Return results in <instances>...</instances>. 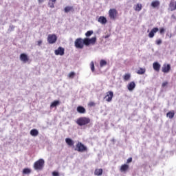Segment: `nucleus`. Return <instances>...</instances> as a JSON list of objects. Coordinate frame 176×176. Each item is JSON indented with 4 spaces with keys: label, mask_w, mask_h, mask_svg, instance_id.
Returning a JSON list of instances; mask_svg holds the SVG:
<instances>
[{
    "label": "nucleus",
    "mask_w": 176,
    "mask_h": 176,
    "mask_svg": "<svg viewBox=\"0 0 176 176\" xmlns=\"http://www.w3.org/2000/svg\"><path fill=\"white\" fill-rule=\"evenodd\" d=\"M109 17H110L111 20H116V17H118V11L116 9L113 8L109 10Z\"/></svg>",
    "instance_id": "6"
},
{
    "label": "nucleus",
    "mask_w": 176,
    "mask_h": 176,
    "mask_svg": "<svg viewBox=\"0 0 176 176\" xmlns=\"http://www.w3.org/2000/svg\"><path fill=\"white\" fill-rule=\"evenodd\" d=\"M20 60L21 61H23V63H27L30 59L28 58V56L25 54H21L20 55Z\"/></svg>",
    "instance_id": "15"
},
{
    "label": "nucleus",
    "mask_w": 176,
    "mask_h": 176,
    "mask_svg": "<svg viewBox=\"0 0 176 176\" xmlns=\"http://www.w3.org/2000/svg\"><path fill=\"white\" fill-rule=\"evenodd\" d=\"M95 175H102V169L100 168V169H96L95 172H94Z\"/></svg>",
    "instance_id": "27"
},
{
    "label": "nucleus",
    "mask_w": 176,
    "mask_h": 176,
    "mask_svg": "<svg viewBox=\"0 0 176 176\" xmlns=\"http://www.w3.org/2000/svg\"><path fill=\"white\" fill-rule=\"evenodd\" d=\"M145 72H146V69L142 68V67H140V68L136 72V73L138 74V75H144V74H145Z\"/></svg>",
    "instance_id": "20"
},
{
    "label": "nucleus",
    "mask_w": 176,
    "mask_h": 176,
    "mask_svg": "<svg viewBox=\"0 0 176 176\" xmlns=\"http://www.w3.org/2000/svg\"><path fill=\"white\" fill-rule=\"evenodd\" d=\"M166 31V30L164 28H161L160 29V34H161V35H163V34H164V32Z\"/></svg>",
    "instance_id": "33"
},
{
    "label": "nucleus",
    "mask_w": 176,
    "mask_h": 176,
    "mask_svg": "<svg viewBox=\"0 0 176 176\" xmlns=\"http://www.w3.org/2000/svg\"><path fill=\"white\" fill-rule=\"evenodd\" d=\"M74 46L76 49H83L85 47V38H78L74 42Z\"/></svg>",
    "instance_id": "3"
},
{
    "label": "nucleus",
    "mask_w": 176,
    "mask_h": 176,
    "mask_svg": "<svg viewBox=\"0 0 176 176\" xmlns=\"http://www.w3.org/2000/svg\"><path fill=\"white\" fill-rule=\"evenodd\" d=\"M74 7L73 6H66L64 8L65 13H68L69 12H74Z\"/></svg>",
    "instance_id": "21"
},
{
    "label": "nucleus",
    "mask_w": 176,
    "mask_h": 176,
    "mask_svg": "<svg viewBox=\"0 0 176 176\" xmlns=\"http://www.w3.org/2000/svg\"><path fill=\"white\" fill-rule=\"evenodd\" d=\"M130 166L127 164H124L120 166V171L121 173H127Z\"/></svg>",
    "instance_id": "11"
},
{
    "label": "nucleus",
    "mask_w": 176,
    "mask_h": 176,
    "mask_svg": "<svg viewBox=\"0 0 176 176\" xmlns=\"http://www.w3.org/2000/svg\"><path fill=\"white\" fill-rule=\"evenodd\" d=\"M107 60L102 59L100 60V67L102 68L104 67H105V65H107Z\"/></svg>",
    "instance_id": "26"
},
{
    "label": "nucleus",
    "mask_w": 176,
    "mask_h": 176,
    "mask_svg": "<svg viewBox=\"0 0 176 176\" xmlns=\"http://www.w3.org/2000/svg\"><path fill=\"white\" fill-rule=\"evenodd\" d=\"M91 35H93V30L87 31L85 33V36H87V38H89V36H91Z\"/></svg>",
    "instance_id": "31"
},
{
    "label": "nucleus",
    "mask_w": 176,
    "mask_h": 176,
    "mask_svg": "<svg viewBox=\"0 0 176 176\" xmlns=\"http://www.w3.org/2000/svg\"><path fill=\"white\" fill-rule=\"evenodd\" d=\"M77 112L78 113L84 114L86 113V109L83 107L82 106H78L77 107Z\"/></svg>",
    "instance_id": "17"
},
{
    "label": "nucleus",
    "mask_w": 176,
    "mask_h": 176,
    "mask_svg": "<svg viewBox=\"0 0 176 176\" xmlns=\"http://www.w3.org/2000/svg\"><path fill=\"white\" fill-rule=\"evenodd\" d=\"M47 39L48 43L53 45V43H56V42H57V35L49 34Z\"/></svg>",
    "instance_id": "7"
},
{
    "label": "nucleus",
    "mask_w": 176,
    "mask_h": 176,
    "mask_svg": "<svg viewBox=\"0 0 176 176\" xmlns=\"http://www.w3.org/2000/svg\"><path fill=\"white\" fill-rule=\"evenodd\" d=\"M75 151L78 152H87V147L82 144V142H78L76 145Z\"/></svg>",
    "instance_id": "5"
},
{
    "label": "nucleus",
    "mask_w": 176,
    "mask_h": 176,
    "mask_svg": "<svg viewBox=\"0 0 176 176\" xmlns=\"http://www.w3.org/2000/svg\"><path fill=\"white\" fill-rule=\"evenodd\" d=\"M23 174H31V169L28 168H25L23 170Z\"/></svg>",
    "instance_id": "30"
},
{
    "label": "nucleus",
    "mask_w": 176,
    "mask_h": 176,
    "mask_svg": "<svg viewBox=\"0 0 176 176\" xmlns=\"http://www.w3.org/2000/svg\"><path fill=\"white\" fill-rule=\"evenodd\" d=\"M172 19H174L175 20H176L175 15L173 14V15H172Z\"/></svg>",
    "instance_id": "42"
},
{
    "label": "nucleus",
    "mask_w": 176,
    "mask_h": 176,
    "mask_svg": "<svg viewBox=\"0 0 176 176\" xmlns=\"http://www.w3.org/2000/svg\"><path fill=\"white\" fill-rule=\"evenodd\" d=\"M113 98V91H109L106 93L105 96L104 97V100L107 101V102H111L112 101V99Z\"/></svg>",
    "instance_id": "8"
},
{
    "label": "nucleus",
    "mask_w": 176,
    "mask_h": 176,
    "mask_svg": "<svg viewBox=\"0 0 176 176\" xmlns=\"http://www.w3.org/2000/svg\"><path fill=\"white\" fill-rule=\"evenodd\" d=\"M127 89L129 91H133L135 89V82L134 81L129 82L127 85Z\"/></svg>",
    "instance_id": "12"
},
{
    "label": "nucleus",
    "mask_w": 176,
    "mask_h": 176,
    "mask_svg": "<svg viewBox=\"0 0 176 176\" xmlns=\"http://www.w3.org/2000/svg\"><path fill=\"white\" fill-rule=\"evenodd\" d=\"M105 38H109V36H106Z\"/></svg>",
    "instance_id": "43"
},
{
    "label": "nucleus",
    "mask_w": 176,
    "mask_h": 176,
    "mask_svg": "<svg viewBox=\"0 0 176 176\" xmlns=\"http://www.w3.org/2000/svg\"><path fill=\"white\" fill-rule=\"evenodd\" d=\"M57 0H49L48 5L51 9H53L54 8V5L56 4Z\"/></svg>",
    "instance_id": "22"
},
{
    "label": "nucleus",
    "mask_w": 176,
    "mask_h": 176,
    "mask_svg": "<svg viewBox=\"0 0 176 176\" xmlns=\"http://www.w3.org/2000/svg\"><path fill=\"white\" fill-rule=\"evenodd\" d=\"M90 67H91V71L92 72H94L96 71L95 67H94V62H93V61L91 62Z\"/></svg>",
    "instance_id": "32"
},
{
    "label": "nucleus",
    "mask_w": 176,
    "mask_h": 176,
    "mask_svg": "<svg viewBox=\"0 0 176 176\" xmlns=\"http://www.w3.org/2000/svg\"><path fill=\"white\" fill-rule=\"evenodd\" d=\"M98 23H100V24H103V25L107 24V18H105V16H100L98 19Z\"/></svg>",
    "instance_id": "16"
},
{
    "label": "nucleus",
    "mask_w": 176,
    "mask_h": 176,
    "mask_svg": "<svg viewBox=\"0 0 176 176\" xmlns=\"http://www.w3.org/2000/svg\"><path fill=\"white\" fill-rule=\"evenodd\" d=\"M160 5V2L159 1H154L151 3V6L153 8H157Z\"/></svg>",
    "instance_id": "28"
},
{
    "label": "nucleus",
    "mask_w": 176,
    "mask_h": 176,
    "mask_svg": "<svg viewBox=\"0 0 176 176\" xmlns=\"http://www.w3.org/2000/svg\"><path fill=\"white\" fill-rule=\"evenodd\" d=\"M88 107H96V103L94 102H89L88 103Z\"/></svg>",
    "instance_id": "34"
},
{
    "label": "nucleus",
    "mask_w": 176,
    "mask_h": 176,
    "mask_svg": "<svg viewBox=\"0 0 176 176\" xmlns=\"http://www.w3.org/2000/svg\"><path fill=\"white\" fill-rule=\"evenodd\" d=\"M57 105H60L59 100H54L51 104L50 108H54V107H57Z\"/></svg>",
    "instance_id": "25"
},
{
    "label": "nucleus",
    "mask_w": 176,
    "mask_h": 176,
    "mask_svg": "<svg viewBox=\"0 0 176 176\" xmlns=\"http://www.w3.org/2000/svg\"><path fill=\"white\" fill-rule=\"evenodd\" d=\"M65 142L69 146H74L75 144V142H74L71 138H66Z\"/></svg>",
    "instance_id": "18"
},
{
    "label": "nucleus",
    "mask_w": 176,
    "mask_h": 176,
    "mask_svg": "<svg viewBox=\"0 0 176 176\" xmlns=\"http://www.w3.org/2000/svg\"><path fill=\"white\" fill-rule=\"evenodd\" d=\"M131 162H133V158L132 157H129L127 160H126V163H131Z\"/></svg>",
    "instance_id": "39"
},
{
    "label": "nucleus",
    "mask_w": 176,
    "mask_h": 176,
    "mask_svg": "<svg viewBox=\"0 0 176 176\" xmlns=\"http://www.w3.org/2000/svg\"><path fill=\"white\" fill-rule=\"evenodd\" d=\"M65 50L62 47H59L57 50L54 51L56 56H64Z\"/></svg>",
    "instance_id": "10"
},
{
    "label": "nucleus",
    "mask_w": 176,
    "mask_h": 176,
    "mask_svg": "<svg viewBox=\"0 0 176 176\" xmlns=\"http://www.w3.org/2000/svg\"><path fill=\"white\" fill-rule=\"evenodd\" d=\"M175 115V111L174 110H172L166 113L167 118H169V119H173Z\"/></svg>",
    "instance_id": "19"
},
{
    "label": "nucleus",
    "mask_w": 176,
    "mask_h": 176,
    "mask_svg": "<svg viewBox=\"0 0 176 176\" xmlns=\"http://www.w3.org/2000/svg\"><path fill=\"white\" fill-rule=\"evenodd\" d=\"M43 167H45V160L43 159H39L34 164V170H43Z\"/></svg>",
    "instance_id": "1"
},
{
    "label": "nucleus",
    "mask_w": 176,
    "mask_h": 176,
    "mask_svg": "<svg viewBox=\"0 0 176 176\" xmlns=\"http://www.w3.org/2000/svg\"><path fill=\"white\" fill-rule=\"evenodd\" d=\"M171 70V66L170 65V64H164L162 67V72L164 74H168V72H170V71Z\"/></svg>",
    "instance_id": "9"
},
{
    "label": "nucleus",
    "mask_w": 176,
    "mask_h": 176,
    "mask_svg": "<svg viewBox=\"0 0 176 176\" xmlns=\"http://www.w3.org/2000/svg\"><path fill=\"white\" fill-rule=\"evenodd\" d=\"M42 40H40V41H37V45H38V46H41V45H42Z\"/></svg>",
    "instance_id": "40"
},
{
    "label": "nucleus",
    "mask_w": 176,
    "mask_h": 176,
    "mask_svg": "<svg viewBox=\"0 0 176 176\" xmlns=\"http://www.w3.org/2000/svg\"><path fill=\"white\" fill-rule=\"evenodd\" d=\"M157 31H159V28H153L149 32L148 37L153 38V36H155V34H156V32H157Z\"/></svg>",
    "instance_id": "13"
},
{
    "label": "nucleus",
    "mask_w": 176,
    "mask_h": 176,
    "mask_svg": "<svg viewBox=\"0 0 176 176\" xmlns=\"http://www.w3.org/2000/svg\"><path fill=\"white\" fill-rule=\"evenodd\" d=\"M90 122H91L90 118L87 117H80L78 119H77L76 123L78 126H86V124H89Z\"/></svg>",
    "instance_id": "2"
},
{
    "label": "nucleus",
    "mask_w": 176,
    "mask_h": 176,
    "mask_svg": "<svg viewBox=\"0 0 176 176\" xmlns=\"http://www.w3.org/2000/svg\"><path fill=\"white\" fill-rule=\"evenodd\" d=\"M96 42H97V37L96 36L92 37L91 38H84V44L85 45V46H90V45H96Z\"/></svg>",
    "instance_id": "4"
},
{
    "label": "nucleus",
    "mask_w": 176,
    "mask_h": 176,
    "mask_svg": "<svg viewBox=\"0 0 176 176\" xmlns=\"http://www.w3.org/2000/svg\"><path fill=\"white\" fill-rule=\"evenodd\" d=\"M168 85V82L167 81L164 82L162 85V87H166Z\"/></svg>",
    "instance_id": "38"
},
{
    "label": "nucleus",
    "mask_w": 176,
    "mask_h": 176,
    "mask_svg": "<svg viewBox=\"0 0 176 176\" xmlns=\"http://www.w3.org/2000/svg\"><path fill=\"white\" fill-rule=\"evenodd\" d=\"M161 67L162 66L157 62H155L153 63V68L154 71H156L157 72H159V71H160Z\"/></svg>",
    "instance_id": "14"
},
{
    "label": "nucleus",
    "mask_w": 176,
    "mask_h": 176,
    "mask_svg": "<svg viewBox=\"0 0 176 176\" xmlns=\"http://www.w3.org/2000/svg\"><path fill=\"white\" fill-rule=\"evenodd\" d=\"M39 134V132L36 129H32L30 131V135H32V137H36Z\"/></svg>",
    "instance_id": "23"
},
{
    "label": "nucleus",
    "mask_w": 176,
    "mask_h": 176,
    "mask_svg": "<svg viewBox=\"0 0 176 176\" xmlns=\"http://www.w3.org/2000/svg\"><path fill=\"white\" fill-rule=\"evenodd\" d=\"M52 175L53 176H60V173H58V172H57V171H54V172H52Z\"/></svg>",
    "instance_id": "37"
},
{
    "label": "nucleus",
    "mask_w": 176,
    "mask_h": 176,
    "mask_svg": "<svg viewBox=\"0 0 176 176\" xmlns=\"http://www.w3.org/2000/svg\"><path fill=\"white\" fill-rule=\"evenodd\" d=\"M156 45H162V39H157L155 41Z\"/></svg>",
    "instance_id": "36"
},
{
    "label": "nucleus",
    "mask_w": 176,
    "mask_h": 176,
    "mask_svg": "<svg viewBox=\"0 0 176 176\" xmlns=\"http://www.w3.org/2000/svg\"><path fill=\"white\" fill-rule=\"evenodd\" d=\"M142 5L138 3L135 6V10L136 12H140V10H142Z\"/></svg>",
    "instance_id": "29"
},
{
    "label": "nucleus",
    "mask_w": 176,
    "mask_h": 176,
    "mask_svg": "<svg viewBox=\"0 0 176 176\" xmlns=\"http://www.w3.org/2000/svg\"><path fill=\"white\" fill-rule=\"evenodd\" d=\"M130 78H131V74H125L123 76V79L125 82H127V80H130Z\"/></svg>",
    "instance_id": "24"
},
{
    "label": "nucleus",
    "mask_w": 176,
    "mask_h": 176,
    "mask_svg": "<svg viewBox=\"0 0 176 176\" xmlns=\"http://www.w3.org/2000/svg\"><path fill=\"white\" fill-rule=\"evenodd\" d=\"M74 76H75V72H70V73L69 74V78H74Z\"/></svg>",
    "instance_id": "35"
},
{
    "label": "nucleus",
    "mask_w": 176,
    "mask_h": 176,
    "mask_svg": "<svg viewBox=\"0 0 176 176\" xmlns=\"http://www.w3.org/2000/svg\"><path fill=\"white\" fill-rule=\"evenodd\" d=\"M46 0H38V3H43Z\"/></svg>",
    "instance_id": "41"
}]
</instances>
